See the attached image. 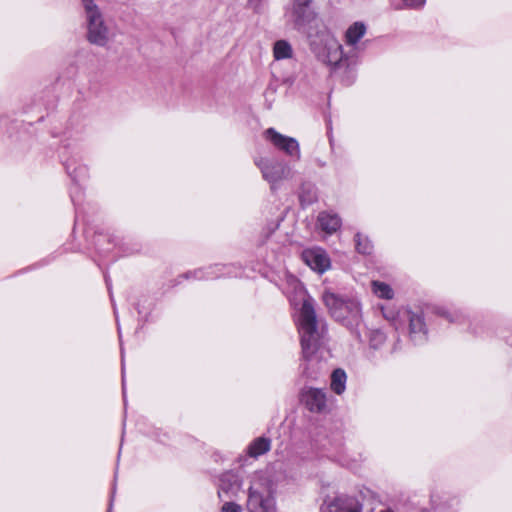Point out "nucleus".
Wrapping results in <instances>:
<instances>
[{"label": "nucleus", "instance_id": "nucleus-1", "mask_svg": "<svg viewBox=\"0 0 512 512\" xmlns=\"http://www.w3.org/2000/svg\"><path fill=\"white\" fill-rule=\"evenodd\" d=\"M299 321L302 357L306 362V364L303 366L302 373L308 378L315 379L320 372V367L317 370L310 371V365L315 360L314 355L320 346L322 330L319 328L313 301L310 297L304 299L303 301L302 307L300 309Z\"/></svg>", "mask_w": 512, "mask_h": 512}, {"label": "nucleus", "instance_id": "nucleus-2", "mask_svg": "<svg viewBox=\"0 0 512 512\" xmlns=\"http://www.w3.org/2000/svg\"><path fill=\"white\" fill-rule=\"evenodd\" d=\"M323 301L333 318L347 324H358L361 319L360 303L354 298H344L332 292L323 294Z\"/></svg>", "mask_w": 512, "mask_h": 512}, {"label": "nucleus", "instance_id": "nucleus-3", "mask_svg": "<svg viewBox=\"0 0 512 512\" xmlns=\"http://www.w3.org/2000/svg\"><path fill=\"white\" fill-rule=\"evenodd\" d=\"M310 47L314 53L323 58V61L329 65L336 66L342 59V46L325 28L308 32Z\"/></svg>", "mask_w": 512, "mask_h": 512}, {"label": "nucleus", "instance_id": "nucleus-4", "mask_svg": "<svg viewBox=\"0 0 512 512\" xmlns=\"http://www.w3.org/2000/svg\"><path fill=\"white\" fill-rule=\"evenodd\" d=\"M255 163L260 168L263 178L270 183L272 191L276 190L280 181L290 179L293 176L290 166L282 161L261 159Z\"/></svg>", "mask_w": 512, "mask_h": 512}, {"label": "nucleus", "instance_id": "nucleus-5", "mask_svg": "<svg viewBox=\"0 0 512 512\" xmlns=\"http://www.w3.org/2000/svg\"><path fill=\"white\" fill-rule=\"evenodd\" d=\"M86 22V38L88 42L99 47H104L109 40V29L104 22L102 12L87 16Z\"/></svg>", "mask_w": 512, "mask_h": 512}, {"label": "nucleus", "instance_id": "nucleus-6", "mask_svg": "<svg viewBox=\"0 0 512 512\" xmlns=\"http://www.w3.org/2000/svg\"><path fill=\"white\" fill-rule=\"evenodd\" d=\"M287 17L294 29L308 34L312 29L307 31V27L316 19V13L312 5L292 4Z\"/></svg>", "mask_w": 512, "mask_h": 512}, {"label": "nucleus", "instance_id": "nucleus-7", "mask_svg": "<svg viewBox=\"0 0 512 512\" xmlns=\"http://www.w3.org/2000/svg\"><path fill=\"white\" fill-rule=\"evenodd\" d=\"M300 400L313 413L328 411L327 394L323 389L305 387L301 390Z\"/></svg>", "mask_w": 512, "mask_h": 512}, {"label": "nucleus", "instance_id": "nucleus-8", "mask_svg": "<svg viewBox=\"0 0 512 512\" xmlns=\"http://www.w3.org/2000/svg\"><path fill=\"white\" fill-rule=\"evenodd\" d=\"M264 135L276 148L284 151L289 156L295 157L297 160L300 159L299 144L295 138L282 135L274 128H268Z\"/></svg>", "mask_w": 512, "mask_h": 512}, {"label": "nucleus", "instance_id": "nucleus-9", "mask_svg": "<svg viewBox=\"0 0 512 512\" xmlns=\"http://www.w3.org/2000/svg\"><path fill=\"white\" fill-rule=\"evenodd\" d=\"M248 512H275L274 499L269 491L266 493L250 487L247 500Z\"/></svg>", "mask_w": 512, "mask_h": 512}, {"label": "nucleus", "instance_id": "nucleus-10", "mask_svg": "<svg viewBox=\"0 0 512 512\" xmlns=\"http://www.w3.org/2000/svg\"><path fill=\"white\" fill-rule=\"evenodd\" d=\"M321 512H361V505L356 498L342 495L324 502Z\"/></svg>", "mask_w": 512, "mask_h": 512}, {"label": "nucleus", "instance_id": "nucleus-11", "mask_svg": "<svg viewBox=\"0 0 512 512\" xmlns=\"http://www.w3.org/2000/svg\"><path fill=\"white\" fill-rule=\"evenodd\" d=\"M303 261L314 271L325 272L330 267L329 257L321 250H305L302 253Z\"/></svg>", "mask_w": 512, "mask_h": 512}, {"label": "nucleus", "instance_id": "nucleus-12", "mask_svg": "<svg viewBox=\"0 0 512 512\" xmlns=\"http://www.w3.org/2000/svg\"><path fill=\"white\" fill-rule=\"evenodd\" d=\"M410 337L416 344L426 340V327L421 314L408 313Z\"/></svg>", "mask_w": 512, "mask_h": 512}, {"label": "nucleus", "instance_id": "nucleus-13", "mask_svg": "<svg viewBox=\"0 0 512 512\" xmlns=\"http://www.w3.org/2000/svg\"><path fill=\"white\" fill-rule=\"evenodd\" d=\"M341 218L338 214L321 211L317 216V224L327 234L335 233L341 227Z\"/></svg>", "mask_w": 512, "mask_h": 512}, {"label": "nucleus", "instance_id": "nucleus-14", "mask_svg": "<svg viewBox=\"0 0 512 512\" xmlns=\"http://www.w3.org/2000/svg\"><path fill=\"white\" fill-rule=\"evenodd\" d=\"M271 448V440L267 437H258L251 442L248 447V454L251 457L257 458L267 453Z\"/></svg>", "mask_w": 512, "mask_h": 512}, {"label": "nucleus", "instance_id": "nucleus-15", "mask_svg": "<svg viewBox=\"0 0 512 512\" xmlns=\"http://www.w3.org/2000/svg\"><path fill=\"white\" fill-rule=\"evenodd\" d=\"M299 200L302 206L315 203L318 200L317 189L314 184L303 183L299 192Z\"/></svg>", "mask_w": 512, "mask_h": 512}, {"label": "nucleus", "instance_id": "nucleus-16", "mask_svg": "<svg viewBox=\"0 0 512 512\" xmlns=\"http://www.w3.org/2000/svg\"><path fill=\"white\" fill-rule=\"evenodd\" d=\"M273 56L276 60L290 59L293 56V48L286 40H277L273 45Z\"/></svg>", "mask_w": 512, "mask_h": 512}, {"label": "nucleus", "instance_id": "nucleus-17", "mask_svg": "<svg viewBox=\"0 0 512 512\" xmlns=\"http://www.w3.org/2000/svg\"><path fill=\"white\" fill-rule=\"evenodd\" d=\"M346 373L343 369L337 368L331 374V389L338 395L342 394L346 388Z\"/></svg>", "mask_w": 512, "mask_h": 512}, {"label": "nucleus", "instance_id": "nucleus-18", "mask_svg": "<svg viewBox=\"0 0 512 512\" xmlns=\"http://www.w3.org/2000/svg\"><path fill=\"white\" fill-rule=\"evenodd\" d=\"M366 27L362 22H355L346 31V43L355 45L365 34Z\"/></svg>", "mask_w": 512, "mask_h": 512}, {"label": "nucleus", "instance_id": "nucleus-19", "mask_svg": "<svg viewBox=\"0 0 512 512\" xmlns=\"http://www.w3.org/2000/svg\"><path fill=\"white\" fill-rule=\"evenodd\" d=\"M372 289H373V292L379 298H383V299H392L393 298L394 293H393L392 288L384 282L373 281Z\"/></svg>", "mask_w": 512, "mask_h": 512}, {"label": "nucleus", "instance_id": "nucleus-20", "mask_svg": "<svg viewBox=\"0 0 512 512\" xmlns=\"http://www.w3.org/2000/svg\"><path fill=\"white\" fill-rule=\"evenodd\" d=\"M355 246L356 250L364 255L371 254L373 250L371 241L367 237L362 236L360 233L355 235Z\"/></svg>", "mask_w": 512, "mask_h": 512}, {"label": "nucleus", "instance_id": "nucleus-21", "mask_svg": "<svg viewBox=\"0 0 512 512\" xmlns=\"http://www.w3.org/2000/svg\"><path fill=\"white\" fill-rule=\"evenodd\" d=\"M81 4L84 8L86 17L101 12L94 0H81Z\"/></svg>", "mask_w": 512, "mask_h": 512}, {"label": "nucleus", "instance_id": "nucleus-22", "mask_svg": "<svg viewBox=\"0 0 512 512\" xmlns=\"http://www.w3.org/2000/svg\"><path fill=\"white\" fill-rule=\"evenodd\" d=\"M235 476L231 473H225L221 476L220 478V489L225 491V492H228V490L231 488L233 482H236V480L234 479Z\"/></svg>", "mask_w": 512, "mask_h": 512}, {"label": "nucleus", "instance_id": "nucleus-23", "mask_svg": "<svg viewBox=\"0 0 512 512\" xmlns=\"http://www.w3.org/2000/svg\"><path fill=\"white\" fill-rule=\"evenodd\" d=\"M385 341V335L380 331H375L372 333L370 338V346L373 348H377L378 345L382 344Z\"/></svg>", "mask_w": 512, "mask_h": 512}, {"label": "nucleus", "instance_id": "nucleus-24", "mask_svg": "<svg viewBox=\"0 0 512 512\" xmlns=\"http://www.w3.org/2000/svg\"><path fill=\"white\" fill-rule=\"evenodd\" d=\"M222 512H241V509L239 505L232 502H227L223 505Z\"/></svg>", "mask_w": 512, "mask_h": 512}, {"label": "nucleus", "instance_id": "nucleus-25", "mask_svg": "<svg viewBox=\"0 0 512 512\" xmlns=\"http://www.w3.org/2000/svg\"><path fill=\"white\" fill-rule=\"evenodd\" d=\"M404 4L410 8H418L424 5L425 0H403Z\"/></svg>", "mask_w": 512, "mask_h": 512}, {"label": "nucleus", "instance_id": "nucleus-26", "mask_svg": "<svg viewBox=\"0 0 512 512\" xmlns=\"http://www.w3.org/2000/svg\"><path fill=\"white\" fill-rule=\"evenodd\" d=\"M181 277L185 278V279H189L191 277H195V278H198V279L205 278L204 275H203L202 270H197V271H194V272H187V273L181 275Z\"/></svg>", "mask_w": 512, "mask_h": 512}, {"label": "nucleus", "instance_id": "nucleus-27", "mask_svg": "<svg viewBox=\"0 0 512 512\" xmlns=\"http://www.w3.org/2000/svg\"><path fill=\"white\" fill-rule=\"evenodd\" d=\"M437 314H439L442 317H445L450 322L454 321V319L452 318L451 314L448 311H446L445 309H442V308L441 309H437Z\"/></svg>", "mask_w": 512, "mask_h": 512}, {"label": "nucleus", "instance_id": "nucleus-28", "mask_svg": "<svg viewBox=\"0 0 512 512\" xmlns=\"http://www.w3.org/2000/svg\"><path fill=\"white\" fill-rule=\"evenodd\" d=\"M292 4L312 5V0H292Z\"/></svg>", "mask_w": 512, "mask_h": 512}, {"label": "nucleus", "instance_id": "nucleus-29", "mask_svg": "<svg viewBox=\"0 0 512 512\" xmlns=\"http://www.w3.org/2000/svg\"><path fill=\"white\" fill-rule=\"evenodd\" d=\"M380 512H393V511H391V510H382Z\"/></svg>", "mask_w": 512, "mask_h": 512}]
</instances>
